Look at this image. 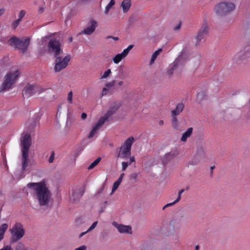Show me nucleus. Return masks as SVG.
<instances>
[{"label": "nucleus", "instance_id": "f257e3e1", "mask_svg": "<svg viewBox=\"0 0 250 250\" xmlns=\"http://www.w3.org/2000/svg\"><path fill=\"white\" fill-rule=\"evenodd\" d=\"M27 187L33 190V197L40 206H48L51 193L44 182L30 183Z\"/></svg>", "mask_w": 250, "mask_h": 250}, {"label": "nucleus", "instance_id": "f03ea898", "mask_svg": "<svg viewBox=\"0 0 250 250\" xmlns=\"http://www.w3.org/2000/svg\"><path fill=\"white\" fill-rule=\"evenodd\" d=\"M31 136L28 133H22L21 138V151L22 169L24 170L28 166L29 161L28 153L31 145Z\"/></svg>", "mask_w": 250, "mask_h": 250}, {"label": "nucleus", "instance_id": "7ed1b4c3", "mask_svg": "<svg viewBox=\"0 0 250 250\" xmlns=\"http://www.w3.org/2000/svg\"><path fill=\"white\" fill-rule=\"evenodd\" d=\"M121 103L119 102H115L110 104L106 113L104 116L100 118L98 123L93 127L88 135L89 138H92L96 133L97 130L104 124L108 118L115 113L121 106Z\"/></svg>", "mask_w": 250, "mask_h": 250}, {"label": "nucleus", "instance_id": "20e7f679", "mask_svg": "<svg viewBox=\"0 0 250 250\" xmlns=\"http://www.w3.org/2000/svg\"><path fill=\"white\" fill-rule=\"evenodd\" d=\"M8 43L11 46H14L22 53H25L27 50L30 43L29 38L20 39L16 36H13L8 41Z\"/></svg>", "mask_w": 250, "mask_h": 250}, {"label": "nucleus", "instance_id": "39448f33", "mask_svg": "<svg viewBox=\"0 0 250 250\" xmlns=\"http://www.w3.org/2000/svg\"><path fill=\"white\" fill-rule=\"evenodd\" d=\"M54 61V71L56 73H58L65 69L68 66L71 60V56L69 54L64 57L61 55L55 56Z\"/></svg>", "mask_w": 250, "mask_h": 250}, {"label": "nucleus", "instance_id": "423d86ee", "mask_svg": "<svg viewBox=\"0 0 250 250\" xmlns=\"http://www.w3.org/2000/svg\"><path fill=\"white\" fill-rule=\"evenodd\" d=\"M11 234V242L15 243L21 240L25 234L23 226L20 223H17L10 230Z\"/></svg>", "mask_w": 250, "mask_h": 250}, {"label": "nucleus", "instance_id": "0eeeda50", "mask_svg": "<svg viewBox=\"0 0 250 250\" xmlns=\"http://www.w3.org/2000/svg\"><path fill=\"white\" fill-rule=\"evenodd\" d=\"M134 141V139L133 137H130L126 140L120 147V150L118 155L119 158L125 159L129 158L131 156V146Z\"/></svg>", "mask_w": 250, "mask_h": 250}, {"label": "nucleus", "instance_id": "6e6552de", "mask_svg": "<svg viewBox=\"0 0 250 250\" xmlns=\"http://www.w3.org/2000/svg\"><path fill=\"white\" fill-rule=\"evenodd\" d=\"M19 75L20 72L18 70L8 73L5 77L4 81L0 87V90H7L11 88Z\"/></svg>", "mask_w": 250, "mask_h": 250}, {"label": "nucleus", "instance_id": "1a4fd4ad", "mask_svg": "<svg viewBox=\"0 0 250 250\" xmlns=\"http://www.w3.org/2000/svg\"><path fill=\"white\" fill-rule=\"evenodd\" d=\"M48 51L54 57L62 54L63 50L60 41L55 39H51L48 44Z\"/></svg>", "mask_w": 250, "mask_h": 250}, {"label": "nucleus", "instance_id": "9d476101", "mask_svg": "<svg viewBox=\"0 0 250 250\" xmlns=\"http://www.w3.org/2000/svg\"><path fill=\"white\" fill-rule=\"evenodd\" d=\"M46 89L42 88L38 84H27L23 90L22 94L23 96L29 97L33 94H40L45 91Z\"/></svg>", "mask_w": 250, "mask_h": 250}, {"label": "nucleus", "instance_id": "9b49d317", "mask_svg": "<svg viewBox=\"0 0 250 250\" xmlns=\"http://www.w3.org/2000/svg\"><path fill=\"white\" fill-rule=\"evenodd\" d=\"M235 9V5L231 2H221L216 6V13L220 16H224Z\"/></svg>", "mask_w": 250, "mask_h": 250}, {"label": "nucleus", "instance_id": "f8f14e48", "mask_svg": "<svg viewBox=\"0 0 250 250\" xmlns=\"http://www.w3.org/2000/svg\"><path fill=\"white\" fill-rule=\"evenodd\" d=\"M184 52H181V54L178 57L175 59V60L171 63L167 71V74L169 76L171 77L174 73V70L180 65L183 63L184 62Z\"/></svg>", "mask_w": 250, "mask_h": 250}, {"label": "nucleus", "instance_id": "ddd939ff", "mask_svg": "<svg viewBox=\"0 0 250 250\" xmlns=\"http://www.w3.org/2000/svg\"><path fill=\"white\" fill-rule=\"evenodd\" d=\"M250 57V46L245 47L234 56V60L239 62Z\"/></svg>", "mask_w": 250, "mask_h": 250}, {"label": "nucleus", "instance_id": "4468645a", "mask_svg": "<svg viewBox=\"0 0 250 250\" xmlns=\"http://www.w3.org/2000/svg\"><path fill=\"white\" fill-rule=\"evenodd\" d=\"M208 34V26L207 23H204L201 29L199 31L197 36L195 37L196 45L199 44L200 42L205 39Z\"/></svg>", "mask_w": 250, "mask_h": 250}, {"label": "nucleus", "instance_id": "2eb2a0df", "mask_svg": "<svg viewBox=\"0 0 250 250\" xmlns=\"http://www.w3.org/2000/svg\"><path fill=\"white\" fill-rule=\"evenodd\" d=\"M97 26V22L93 19H91L88 23L87 27L82 31V34L87 35H91L95 31Z\"/></svg>", "mask_w": 250, "mask_h": 250}, {"label": "nucleus", "instance_id": "dca6fc26", "mask_svg": "<svg viewBox=\"0 0 250 250\" xmlns=\"http://www.w3.org/2000/svg\"><path fill=\"white\" fill-rule=\"evenodd\" d=\"M112 224L121 233H132V229L130 226H125L123 224H118L115 221L113 222Z\"/></svg>", "mask_w": 250, "mask_h": 250}, {"label": "nucleus", "instance_id": "f3484780", "mask_svg": "<svg viewBox=\"0 0 250 250\" xmlns=\"http://www.w3.org/2000/svg\"><path fill=\"white\" fill-rule=\"evenodd\" d=\"M177 153L176 151H171L166 153L163 158V162L164 164L167 163L169 161L175 157Z\"/></svg>", "mask_w": 250, "mask_h": 250}, {"label": "nucleus", "instance_id": "a211bd4d", "mask_svg": "<svg viewBox=\"0 0 250 250\" xmlns=\"http://www.w3.org/2000/svg\"><path fill=\"white\" fill-rule=\"evenodd\" d=\"M185 105L183 103H179L177 104L176 108L171 111V115L177 116L183 110Z\"/></svg>", "mask_w": 250, "mask_h": 250}, {"label": "nucleus", "instance_id": "6ab92c4d", "mask_svg": "<svg viewBox=\"0 0 250 250\" xmlns=\"http://www.w3.org/2000/svg\"><path fill=\"white\" fill-rule=\"evenodd\" d=\"M131 5V0H124L121 3V7L124 13H126L129 10Z\"/></svg>", "mask_w": 250, "mask_h": 250}, {"label": "nucleus", "instance_id": "aec40b11", "mask_svg": "<svg viewBox=\"0 0 250 250\" xmlns=\"http://www.w3.org/2000/svg\"><path fill=\"white\" fill-rule=\"evenodd\" d=\"M193 128L189 127L188 128L185 132H184L181 138V141L183 142H186L187 140V139L191 136L192 134Z\"/></svg>", "mask_w": 250, "mask_h": 250}, {"label": "nucleus", "instance_id": "412c9836", "mask_svg": "<svg viewBox=\"0 0 250 250\" xmlns=\"http://www.w3.org/2000/svg\"><path fill=\"white\" fill-rule=\"evenodd\" d=\"M162 49L160 48L158 49L157 50L154 52L153 54L152 55L151 57V59L149 62V65H152L157 57L160 55V54L162 52Z\"/></svg>", "mask_w": 250, "mask_h": 250}, {"label": "nucleus", "instance_id": "4be33fe9", "mask_svg": "<svg viewBox=\"0 0 250 250\" xmlns=\"http://www.w3.org/2000/svg\"><path fill=\"white\" fill-rule=\"evenodd\" d=\"M8 228V225L6 223L3 224L0 226V241L3 239L5 232Z\"/></svg>", "mask_w": 250, "mask_h": 250}, {"label": "nucleus", "instance_id": "5701e85b", "mask_svg": "<svg viewBox=\"0 0 250 250\" xmlns=\"http://www.w3.org/2000/svg\"><path fill=\"white\" fill-rule=\"evenodd\" d=\"M116 83V81L113 80L111 82L107 83L105 85V88H106L111 93L112 90L114 89L115 84Z\"/></svg>", "mask_w": 250, "mask_h": 250}, {"label": "nucleus", "instance_id": "b1692460", "mask_svg": "<svg viewBox=\"0 0 250 250\" xmlns=\"http://www.w3.org/2000/svg\"><path fill=\"white\" fill-rule=\"evenodd\" d=\"M206 95L204 92H201L197 94L196 100L198 102L201 103L204 99L206 98Z\"/></svg>", "mask_w": 250, "mask_h": 250}, {"label": "nucleus", "instance_id": "393cba45", "mask_svg": "<svg viewBox=\"0 0 250 250\" xmlns=\"http://www.w3.org/2000/svg\"><path fill=\"white\" fill-rule=\"evenodd\" d=\"M172 116V126L174 128H178L179 123L176 116L171 115Z\"/></svg>", "mask_w": 250, "mask_h": 250}, {"label": "nucleus", "instance_id": "a878e982", "mask_svg": "<svg viewBox=\"0 0 250 250\" xmlns=\"http://www.w3.org/2000/svg\"><path fill=\"white\" fill-rule=\"evenodd\" d=\"M133 45L131 44L128 46V47L125 49L121 53L123 57L125 58L129 53V51L133 47Z\"/></svg>", "mask_w": 250, "mask_h": 250}, {"label": "nucleus", "instance_id": "bb28decb", "mask_svg": "<svg viewBox=\"0 0 250 250\" xmlns=\"http://www.w3.org/2000/svg\"><path fill=\"white\" fill-rule=\"evenodd\" d=\"M115 4L114 0H111L109 3L107 4V5L105 7L104 13L106 15L108 14V12L111 9V8Z\"/></svg>", "mask_w": 250, "mask_h": 250}, {"label": "nucleus", "instance_id": "cd10ccee", "mask_svg": "<svg viewBox=\"0 0 250 250\" xmlns=\"http://www.w3.org/2000/svg\"><path fill=\"white\" fill-rule=\"evenodd\" d=\"M124 58L121 53L116 55L113 59L114 62L116 64L119 63Z\"/></svg>", "mask_w": 250, "mask_h": 250}, {"label": "nucleus", "instance_id": "c85d7f7f", "mask_svg": "<svg viewBox=\"0 0 250 250\" xmlns=\"http://www.w3.org/2000/svg\"><path fill=\"white\" fill-rule=\"evenodd\" d=\"M101 158L100 157H98L97 158L93 163H92L88 167V169L90 170L93 169L95 167H96L98 163L100 162Z\"/></svg>", "mask_w": 250, "mask_h": 250}, {"label": "nucleus", "instance_id": "c756f323", "mask_svg": "<svg viewBox=\"0 0 250 250\" xmlns=\"http://www.w3.org/2000/svg\"><path fill=\"white\" fill-rule=\"evenodd\" d=\"M25 249L24 244L21 242L18 243L15 247V250H25Z\"/></svg>", "mask_w": 250, "mask_h": 250}, {"label": "nucleus", "instance_id": "7c9ffc66", "mask_svg": "<svg viewBox=\"0 0 250 250\" xmlns=\"http://www.w3.org/2000/svg\"><path fill=\"white\" fill-rule=\"evenodd\" d=\"M111 73V71L110 69H108L106 71H105L104 74L101 76V79H106L107 78L110 74Z\"/></svg>", "mask_w": 250, "mask_h": 250}, {"label": "nucleus", "instance_id": "2f4dec72", "mask_svg": "<svg viewBox=\"0 0 250 250\" xmlns=\"http://www.w3.org/2000/svg\"><path fill=\"white\" fill-rule=\"evenodd\" d=\"M121 183L119 182L118 181H115L113 185L112 189V192L111 194H112L119 187V185H120Z\"/></svg>", "mask_w": 250, "mask_h": 250}, {"label": "nucleus", "instance_id": "473e14b6", "mask_svg": "<svg viewBox=\"0 0 250 250\" xmlns=\"http://www.w3.org/2000/svg\"><path fill=\"white\" fill-rule=\"evenodd\" d=\"M67 101L69 104H72L73 101V93L72 91H70L68 94Z\"/></svg>", "mask_w": 250, "mask_h": 250}, {"label": "nucleus", "instance_id": "72a5a7b5", "mask_svg": "<svg viewBox=\"0 0 250 250\" xmlns=\"http://www.w3.org/2000/svg\"><path fill=\"white\" fill-rule=\"evenodd\" d=\"M21 21L18 19L14 21L12 23V26L13 29H15L19 25Z\"/></svg>", "mask_w": 250, "mask_h": 250}, {"label": "nucleus", "instance_id": "f704fd0d", "mask_svg": "<svg viewBox=\"0 0 250 250\" xmlns=\"http://www.w3.org/2000/svg\"><path fill=\"white\" fill-rule=\"evenodd\" d=\"M25 11L23 10H21L20 13H19V16H18V20H20V21H21V20H22V19L23 18V17L25 16Z\"/></svg>", "mask_w": 250, "mask_h": 250}, {"label": "nucleus", "instance_id": "c9c22d12", "mask_svg": "<svg viewBox=\"0 0 250 250\" xmlns=\"http://www.w3.org/2000/svg\"><path fill=\"white\" fill-rule=\"evenodd\" d=\"M55 158V152L54 151H52L51 152V155L50 156V157L48 159V162L49 163H52L54 161Z\"/></svg>", "mask_w": 250, "mask_h": 250}, {"label": "nucleus", "instance_id": "e433bc0d", "mask_svg": "<svg viewBox=\"0 0 250 250\" xmlns=\"http://www.w3.org/2000/svg\"><path fill=\"white\" fill-rule=\"evenodd\" d=\"M109 93L111 92L109 91L106 88L104 87L101 93V97L105 96Z\"/></svg>", "mask_w": 250, "mask_h": 250}, {"label": "nucleus", "instance_id": "4c0bfd02", "mask_svg": "<svg viewBox=\"0 0 250 250\" xmlns=\"http://www.w3.org/2000/svg\"><path fill=\"white\" fill-rule=\"evenodd\" d=\"M98 224V221L94 222L91 226L89 228V229H87V231H91L92 230L97 226Z\"/></svg>", "mask_w": 250, "mask_h": 250}, {"label": "nucleus", "instance_id": "58836bf2", "mask_svg": "<svg viewBox=\"0 0 250 250\" xmlns=\"http://www.w3.org/2000/svg\"><path fill=\"white\" fill-rule=\"evenodd\" d=\"M129 165V164H128V162H122V170H123V171L125 170Z\"/></svg>", "mask_w": 250, "mask_h": 250}, {"label": "nucleus", "instance_id": "ea45409f", "mask_svg": "<svg viewBox=\"0 0 250 250\" xmlns=\"http://www.w3.org/2000/svg\"><path fill=\"white\" fill-rule=\"evenodd\" d=\"M86 247L84 245L79 247V248H76L74 250H86Z\"/></svg>", "mask_w": 250, "mask_h": 250}, {"label": "nucleus", "instance_id": "a19ab883", "mask_svg": "<svg viewBox=\"0 0 250 250\" xmlns=\"http://www.w3.org/2000/svg\"><path fill=\"white\" fill-rule=\"evenodd\" d=\"M138 177V174L137 173H132L130 175V178L133 179L134 180H136Z\"/></svg>", "mask_w": 250, "mask_h": 250}, {"label": "nucleus", "instance_id": "79ce46f5", "mask_svg": "<svg viewBox=\"0 0 250 250\" xmlns=\"http://www.w3.org/2000/svg\"><path fill=\"white\" fill-rule=\"evenodd\" d=\"M0 250H12L11 246L10 245H7L4 247L3 248L0 249Z\"/></svg>", "mask_w": 250, "mask_h": 250}, {"label": "nucleus", "instance_id": "37998d69", "mask_svg": "<svg viewBox=\"0 0 250 250\" xmlns=\"http://www.w3.org/2000/svg\"><path fill=\"white\" fill-rule=\"evenodd\" d=\"M124 175H125V174H124V173H121L120 174V176L119 178H118V179L117 181H118L120 183H121Z\"/></svg>", "mask_w": 250, "mask_h": 250}, {"label": "nucleus", "instance_id": "c03bdc74", "mask_svg": "<svg viewBox=\"0 0 250 250\" xmlns=\"http://www.w3.org/2000/svg\"><path fill=\"white\" fill-rule=\"evenodd\" d=\"M248 106H249V110L247 112V113L246 114V116H247V118H250V102H249Z\"/></svg>", "mask_w": 250, "mask_h": 250}, {"label": "nucleus", "instance_id": "a18cd8bd", "mask_svg": "<svg viewBox=\"0 0 250 250\" xmlns=\"http://www.w3.org/2000/svg\"><path fill=\"white\" fill-rule=\"evenodd\" d=\"M107 39H112L115 41H117L119 40V38L118 37H112V36H107L106 38Z\"/></svg>", "mask_w": 250, "mask_h": 250}, {"label": "nucleus", "instance_id": "49530a36", "mask_svg": "<svg viewBox=\"0 0 250 250\" xmlns=\"http://www.w3.org/2000/svg\"><path fill=\"white\" fill-rule=\"evenodd\" d=\"M181 26V24L180 23H179L177 26L174 27V30L175 31L178 30L180 29Z\"/></svg>", "mask_w": 250, "mask_h": 250}, {"label": "nucleus", "instance_id": "de8ad7c7", "mask_svg": "<svg viewBox=\"0 0 250 250\" xmlns=\"http://www.w3.org/2000/svg\"><path fill=\"white\" fill-rule=\"evenodd\" d=\"M130 158L129 159V163H128V164L129 165H130L132 162H134L135 161V158L133 156V157H131V156L130 157H129Z\"/></svg>", "mask_w": 250, "mask_h": 250}, {"label": "nucleus", "instance_id": "09e8293b", "mask_svg": "<svg viewBox=\"0 0 250 250\" xmlns=\"http://www.w3.org/2000/svg\"><path fill=\"white\" fill-rule=\"evenodd\" d=\"M87 117V115L85 113H83L81 115V118L82 120H85Z\"/></svg>", "mask_w": 250, "mask_h": 250}, {"label": "nucleus", "instance_id": "8fccbe9b", "mask_svg": "<svg viewBox=\"0 0 250 250\" xmlns=\"http://www.w3.org/2000/svg\"><path fill=\"white\" fill-rule=\"evenodd\" d=\"M5 11V10L3 8L0 9V16L2 15L4 13Z\"/></svg>", "mask_w": 250, "mask_h": 250}, {"label": "nucleus", "instance_id": "3c124183", "mask_svg": "<svg viewBox=\"0 0 250 250\" xmlns=\"http://www.w3.org/2000/svg\"><path fill=\"white\" fill-rule=\"evenodd\" d=\"M89 231H87V230L86 231H84V232H82L80 235H79V237L80 238H81L82 237H83L84 235H85V234H86L87 233L89 232Z\"/></svg>", "mask_w": 250, "mask_h": 250}, {"label": "nucleus", "instance_id": "603ef678", "mask_svg": "<svg viewBox=\"0 0 250 250\" xmlns=\"http://www.w3.org/2000/svg\"><path fill=\"white\" fill-rule=\"evenodd\" d=\"M177 202H175V200L172 202V203H168V204H167L166 205V206H168V207H170V206H171L174 204H175L176 203H177Z\"/></svg>", "mask_w": 250, "mask_h": 250}, {"label": "nucleus", "instance_id": "864d4df0", "mask_svg": "<svg viewBox=\"0 0 250 250\" xmlns=\"http://www.w3.org/2000/svg\"><path fill=\"white\" fill-rule=\"evenodd\" d=\"M181 198V195L178 194L177 198L175 200V202H178Z\"/></svg>", "mask_w": 250, "mask_h": 250}, {"label": "nucleus", "instance_id": "5fc2aeb1", "mask_svg": "<svg viewBox=\"0 0 250 250\" xmlns=\"http://www.w3.org/2000/svg\"><path fill=\"white\" fill-rule=\"evenodd\" d=\"M194 160H192L191 162L192 165H196L197 163H198L199 162V159H198L197 160H195V161H194Z\"/></svg>", "mask_w": 250, "mask_h": 250}, {"label": "nucleus", "instance_id": "6e6d98bb", "mask_svg": "<svg viewBox=\"0 0 250 250\" xmlns=\"http://www.w3.org/2000/svg\"><path fill=\"white\" fill-rule=\"evenodd\" d=\"M158 124L160 125H164V122L163 120H160Z\"/></svg>", "mask_w": 250, "mask_h": 250}, {"label": "nucleus", "instance_id": "4d7b16f0", "mask_svg": "<svg viewBox=\"0 0 250 250\" xmlns=\"http://www.w3.org/2000/svg\"><path fill=\"white\" fill-rule=\"evenodd\" d=\"M184 191L185 190L184 189H182L179 191L178 194L181 195L184 192Z\"/></svg>", "mask_w": 250, "mask_h": 250}, {"label": "nucleus", "instance_id": "13d9d810", "mask_svg": "<svg viewBox=\"0 0 250 250\" xmlns=\"http://www.w3.org/2000/svg\"><path fill=\"white\" fill-rule=\"evenodd\" d=\"M197 159V160H198V159H199V160H200V159H201V156H198V155H196V156H194V159Z\"/></svg>", "mask_w": 250, "mask_h": 250}, {"label": "nucleus", "instance_id": "bf43d9fd", "mask_svg": "<svg viewBox=\"0 0 250 250\" xmlns=\"http://www.w3.org/2000/svg\"><path fill=\"white\" fill-rule=\"evenodd\" d=\"M123 81H119L118 83V85L119 86H121L123 84Z\"/></svg>", "mask_w": 250, "mask_h": 250}, {"label": "nucleus", "instance_id": "052dcab7", "mask_svg": "<svg viewBox=\"0 0 250 250\" xmlns=\"http://www.w3.org/2000/svg\"><path fill=\"white\" fill-rule=\"evenodd\" d=\"M39 10H40V12L41 13H42V11H43V8H40V9H39Z\"/></svg>", "mask_w": 250, "mask_h": 250}, {"label": "nucleus", "instance_id": "680f3d73", "mask_svg": "<svg viewBox=\"0 0 250 250\" xmlns=\"http://www.w3.org/2000/svg\"><path fill=\"white\" fill-rule=\"evenodd\" d=\"M199 249V247L198 246H196L195 247V250H198Z\"/></svg>", "mask_w": 250, "mask_h": 250}, {"label": "nucleus", "instance_id": "e2e57ef3", "mask_svg": "<svg viewBox=\"0 0 250 250\" xmlns=\"http://www.w3.org/2000/svg\"><path fill=\"white\" fill-rule=\"evenodd\" d=\"M69 42H72V37H70L69 39Z\"/></svg>", "mask_w": 250, "mask_h": 250}, {"label": "nucleus", "instance_id": "0e129e2a", "mask_svg": "<svg viewBox=\"0 0 250 250\" xmlns=\"http://www.w3.org/2000/svg\"><path fill=\"white\" fill-rule=\"evenodd\" d=\"M214 168V166H212L210 167V169L211 170H212Z\"/></svg>", "mask_w": 250, "mask_h": 250}, {"label": "nucleus", "instance_id": "69168bd1", "mask_svg": "<svg viewBox=\"0 0 250 250\" xmlns=\"http://www.w3.org/2000/svg\"><path fill=\"white\" fill-rule=\"evenodd\" d=\"M168 207V206H166V205L163 207V209H165L166 208Z\"/></svg>", "mask_w": 250, "mask_h": 250}, {"label": "nucleus", "instance_id": "338daca9", "mask_svg": "<svg viewBox=\"0 0 250 250\" xmlns=\"http://www.w3.org/2000/svg\"><path fill=\"white\" fill-rule=\"evenodd\" d=\"M168 207V206H166V205L163 207V209H165L166 208Z\"/></svg>", "mask_w": 250, "mask_h": 250}]
</instances>
